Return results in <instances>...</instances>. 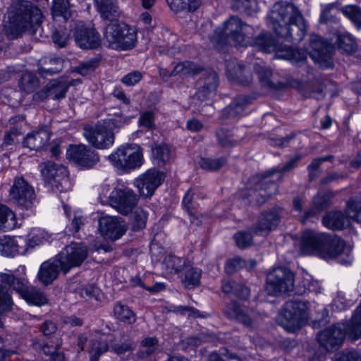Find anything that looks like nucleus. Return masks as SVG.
<instances>
[{"label":"nucleus","instance_id":"nucleus-1","mask_svg":"<svg viewBox=\"0 0 361 361\" xmlns=\"http://www.w3.org/2000/svg\"><path fill=\"white\" fill-rule=\"evenodd\" d=\"M43 16L40 9L29 1H20L8 11L4 20L7 36L16 38L23 31L35 33L39 27Z\"/></svg>","mask_w":361,"mask_h":361},{"label":"nucleus","instance_id":"nucleus-2","mask_svg":"<svg viewBox=\"0 0 361 361\" xmlns=\"http://www.w3.org/2000/svg\"><path fill=\"white\" fill-rule=\"evenodd\" d=\"M298 159V157H294L290 159L283 168H277L264 174L252 177L250 180V184L253 186V188L248 194L251 199L250 202L255 201L258 204L265 202L277 190L274 180H271V176L276 172L290 171L295 166Z\"/></svg>","mask_w":361,"mask_h":361},{"label":"nucleus","instance_id":"nucleus-3","mask_svg":"<svg viewBox=\"0 0 361 361\" xmlns=\"http://www.w3.org/2000/svg\"><path fill=\"white\" fill-rule=\"evenodd\" d=\"M0 281L17 293L30 305L42 306L48 302L46 295L41 290L29 286L25 278L18 277L11 271L0 272Z\"/></svg>","mask_w":361,"mask_h":361},{"label":"nucleus","instance_id":"nucleus-4","mask_svg":"<svg viewBox=\"0 0 361 361\" xmlns=\"http://www.w3.org/2000/svg\"><path fill=\"white\" fill-rule=\"evenodd\" d=\"M108 159L116 169L128 171L141 166L143 163L142 150L137 144H127L118 147Z\"/></svg>","mask_w":361,"mask_h":361},{"label":"nucleus","instance_id":"nucleus-5","mask_svg":"<svg viewBox=\"0 0 361 361\" xmlns=\"http://www.w3.org/2000/svg\"><path fill=\"white\" fill-rule=\"evenodd\" d=\"M39 169L45 182L56 190L61 192L71 189L72 185L68 176V171L63 166L48 161L40 164Z\"/></svg>","mask_w":361,"mask_h":361},{"label":"nucleus","instance_id":"nucleus-6","mask_svg":"<svg viewBox=\"0 0 361 361\" xmlns=\"http://www.w3.org/2000/svg\"><path fill=\"white\" fill-rule=\"evenodd\" d=\"M306 304L302 301L290 300L285 303L279 315V322L288 331L300 329L306 321Z\"/></svg>","mask_w":361,"mask_h":361},{"label":"nucleus","instance_id":"nucleus-7","mask_svg":"<svg viewBox=\"0 0 361 361\" xmlns=\"http://www.w3.org/2000/svg\"><path fill=\"white\" fill-rule=\"evenodd\" d=\"M302 17L298 8L292 3L280 1L276 3L269 15V23L275 32L283 26L298 21Z\"/></svg>","mask_w":361,"mask_h":361},{"label":"nucleus","instance_id":"nucleus-8","mask_svg":"<svg viewBox=\"0 0 361 361\" xmlns=\"http://www.w3.org/2000/svg\"><path fill=\"white\" fill-rule=\"evenodd\" d=\"M294 289V276L288 269L279 267L271 271L267 277L265 290L270 295L288 293Z\"/></svg>","mask_w":361,"mask_h":361},{"label":"nucleus","instance_id":"nucleus-9","mask_svg":"<svg viewBox=\"0 0 361 361\" xmlns=\"http://www.w3.org/2000/svg\"><path fill=\"white\" fill-rule=\"evenodd\" d=\"M252 27L244 23L239 18L231 16L224 25L219 39L231 45H243L247 34Z\"/></svg>","mask_w":361,"mask_h":361},{"label":"nucleus","instance_id":"nucleus-10","mask_svg":"<svg viewBox=\"0 0 361 361\" xmlns=\"http://www.w3.org/2000/svg\"><path fill=\"white\" fill-rule=\"evenodd\" d=\"M87 247L82 243H72L56 256L61 263V269L67 273L71 269L79 267L87 257Z\"/></svg>","mask_w":361,"mask_h":361},{"label":"nucleus","instance_id":"nucleus-11","mask_svg":"<svg viewBox=\"0 0 361 361\" xmlns=\"http://www.w3.org/2000/svg\"><path fill=\"white\" fill-rule=\"evenodd\" d=\"M333 49L331 44L320 36L314 34L310 36L307 51L312 60L322 68L331 67Z\"/></svg>","mask_w":361,"mask_h":361},{"label":"nucleus","instance_id":"nucleus-12","mask_svg":"<svg viewBox=\"0 0 361 361\" xmlns=\"http://www.w3.org/2000/svg\"><path fill=\"white\" fill-rule=\"evenodd\" d=\"M9 199L18 207L30 209L35 201L34 189L23 178H16L10 189Z\"/></svg>","mask_w":361,"mask_h":361},{"label":"nucleus","instance_id":"nucleus-13","mask_svg":"<svg viewBox=\"0 0 361 361\" xmlns=\"http://www.w3.org/2000/svg\"><path fill=\"white\" fill-rule=\"evenodd\" d=\"M83 135L92 146L99 149L109 148L114 142V134L112 130L104 124L85 126Z\"/></svg>","mask_w":361,"mask_h":361},{"label":"nucleus","instance_id":"nucleus-14","mask_svg":"<svg viewBox=\"0 0 361 361\" xmlns=\"http://www.w3.org/2000/svg\"><path fill=\"white\" fill-rule=\"evenodd\" d=\"M110 205L119 213L127 215L136 206L137 198L133 191L128 188H115L109 196Z\"/></svg>","mask_w":361,"mask_h":361},{"label":"nucleus","instance_id":"nucleus-15","mask_svg":"<svg viewBox=\"0 0 361 361\" xmlns=\"http://www.w3.org/2000/svg\"><path fill=\"white\" fill-rule=\"evenodd\" d=\"M219 83V76L214 70L204 71L196 83L195 96L197 99L204 101L214 97Z\"/></svg>","mask_w":361,"mask_h":361},{"label":"nucleus","instance_id":"nucleus-16","mask_svg":"<svg viewBox=\"0 0 361 361\" xmlns=\"http://www.w3.org/2000/svg\"><path fill=\"white\" fill-rule=\"evenodd\" d=\"M66 154L68 159L87 169L94 166L99 160L97 152L82 144L70 146Z\"/></svg>","mask_w":361,"mask_h":361},{"label":"nucleus","instance_id":"nucleus-17","mask_svg":"<svg viewBox=\"0 0 361 361\" xmlns=\"http://www.w3.org/2000/svg\"><path fill=\"white\" fill-rule=\"evenodd\" d=\"M165 178L164 173L156 169H149L135 180V185L140 194L151 197Z\"/></svg>","mask_w":361,"mask_h":361},{"label":"nucleus","instance_id":"nucleus-18","mask_svg":"<svg viewBox=\"0 0 361 361\" xmlns=\"http://www.w3.org/2000/svg\"><path fill=\"white\" fill-rule=\"evenodd\" d=\"M325 234L307 230L300 238V251L303 255H318L322 257L323 246L325 245Z\"/></svg>","mask_w":361,"mask_h":361},{"label":"nucleus","instance_id":"nucleus-19","mask_svg":"<svg viewBox=\"0 0 361 361\" xmlns=\"http://www.w3.org/2000/svg\"><path fill=\"white\" fill-rule=\"evenodd\" d=\"M99 230L104 237L116 240L126 233L127 227L120 218L106 216L99 219Z\"/></svg>","mask_w":361,"mask_h":361},{"label":"nucleus","instance_id":"nucleus-20","mask_svg":"<svg viewBox=\"0 0 361 361\" xmlns=\"http://www.w3.org/2000/svg\"><path fill=\"white\" fill-rule=\"evenodd\" d=\"M280 219V209L278 207L262 213L255 225V233L259 235H267L277 227Z\"/></svg>","mask_w":361,"mask_h":361},{"label":"nucleus","instance_id":"nucleus-21","mask_svg":"<svg viewBox=\"0 0 361 361\" xmlns=\"http://www.w3.org/2000/svg\"><path fill=\"white\" fill-rule=\"evenodd\" d=\"M76 44L82 49H94L100 44L99 33L94 29L78 25L74 33Z\"/></svg>","mask_w":361,"mask_h":361},{"label":"nucleus","instance_id":"nucleus-22","mask_svg":"<svg viewBox=\"0 0 361 361\" xmlns=\"http://www.w3.org/2000/svg\"><path fill=\"white\" fill-rule=\"evenodd\" d=\"M305 33L306 25L303 16L298 22L293 21V23L279 28L276 32V35L284 38L286 41L293 43L300 42L303 39Z\"/></svg>","mask_w":361,"mask_h":361},{"label":"nucleus","instance_id":"nucleus-23","mask_svg":"<svg viewBox=\"0 0 361 361\" xmlns=\"http://www.w3.org/2000/svg\"><path fill=\"white\" fill-rule=\"evenodd\" d=\"M226 75L228 80L244 86L249 85L252 81L250 71L236 59L226 63Z\"/></svg>","mask_w":361,"mask_h":361},{"label":"nucleus","instance_id":"nucleus-24","mask_svg":"<svg viewBox=\"0 0 361 361\" xmlns=\"http://www.w3.org/2000/svg\"><path fill=\"white\" fill-rule=\"evenodd\" d=\"M224 313L228 317L235 319L247 328L252 329L256 326L255 320L234 301L226 305Z\"/></svg>","mask_w":361,"mask_h":361},{"label":"nucleus","instance_id":"nucleus-25","mask_svg":"<svg viewBox=\"0 0 361 361\" xmlns=\"http://www.w3.org/2000/svg\"><path fill=\"white\" fill-rule=\"evenodd\" d=\"M60 270L61 263L56 257L42 264L37 276L42 283L49 285L57 278Z\"/></svg>","mask_w":361,"mask_h":361},{"label":"nucleus","instance_id":"nucleus-26","mask_svg":"<svg viewBox=\"0 0 361 361\" xmlns=\"http://www.w3.org/2000/svg\"><path fill=\"white\" fill-rule=\"evenodd\" d=\"M49 137L48 130L44 128L33 130L26 135L23 146L31 150H38L48 142Z\"/></svg>","mask_w":361,"mask_h":361},{"label":"nucleus","instance_id":"nucleus-27","mask_svg":"<svg viewBox=\"0 0 361 361\" xmlns=\"http://www.w3.org/2000/svg\"><path fill=\"white\" fill-rule=\"evenodd\" d=\"M94 4L97 11L106 23L114 22L118 18V8L113 0H94Z\"/></svg>","mask_w":361,"mask_h":361},{"label":"nucleus","instance_id":"nucleus-28","mask_svg":"<svg viewBox=\"0 0 361 361\" xmlns=\"http://www.w3.org/2000/svg\"><path fill=\"white\" fill-rule=\"evenodd\" d=\"M39 73L42 77H46L61 71L63 67V60L60 57H44L39 60Z\"/></svg>","mask_w":361,"mask_h":361},{"label":"nucleus","instance_id":"nucleus-29","mask_svg":"<svg viewBox=\"0 0 361 361\" xmlns=\"http://www.w3.org/2000/svg\"><path fill=\"white\" fill-rule=\"evenodd\" d=\"M325 239L322 252V258L336 257L343 250L344 241L340 238L325 234Z\"/></svg>","mask_w":361,"mask_h":361},{"label":"nucleus","instance_id":"nucleus-30","mask_svg":"<svg viewBox=\"0 0 361 361\" xmlns=\"http://www.w3.org/2000/svg\"><path fill=\"white\" fill-rule=\"evenodd\" d=\"M124 26L126 25L118 24L116 20L107 24L104 37L109 47L117 49L123 33Z\"/></svg>","mask_w":361,"mask_h":361},{"label":"nucleus","instance_id":"nucleus-31","mask_svg":"<svg viewBox=\"0 0 361 361\" xmlns=\"http://www.w3.org/2000/svg\"><path fill=\"white\" fill-rule=\"evenodd\" d=\"M331 41L338 49L347 54L355 52L357 47L355 39L347 32H336Z\"/></svg>","mask_w":361,"mask_h":361},{"label":"nucleus","instance_id":"nucleus-32","mask_svg":"<svg viewBox=\"0 0 361 361\" xmlns=\"http://www.w3.org/2000/svg\"><path fill=\"white\" fill-rule=\"evenodd\" d=\"M250 103V99L246 96H238L223 111V115L226 118H235L241 114Z\"/></svg>","mask_w":361,"mask_h":361},{"label":"nucleus","instance_id":"nucleus-33","mask_svg":"<svg viewBox=\"0 0 361 361\" xmlns=\"http://www.w3.org/2000/svg\"><path fill=\"white\" fill-rule=\"evenodd\" d=\"M185 266V259L174 255L166 256L161 264L162 270L167 275L177 274Z\"/></svg>","mask_w":361,"mask_h":361},{"label":"nucleus","instance_id":"nucleus-34","mask_svg":"<svg viewBox=\"0 0 361 361\" xmlns=\"http://www.w3.org/2000/svg\"><path fill=\"white\" fill-rule=\"evenodd\" d=\"M222 290L226 294H232L241 299H247L250 296V289L247 287L231 280L223 281Z\"/></svg>","mask_w":361,"mask_h":361},{"label":"nucleus","instance_id":"nucleus-35","mask_svg":"<svg viewBox=\"0 0 361 361\" xmlns=\"http://www.w3.org/2000/svg\"><path fill=\"white\" fill-rule=\"evenodd\" d=\"M347 222V218L341 212H329L323 218V224L332 230L343 229Z\"/></svg>","mask_w":361,"mask_h":361},{"label":"nucleus","instance_id":"nucleus-36","mask_svg":"<svg viewBox=\"0 0 361 361\" xmlns=\"http://www.w3.org/2000/svg\"><path fill=\"white\" fill-rule=\"evenodd\" d=\"M17 226L15 214L7 206L0 204V229L12 230Z\"/></svg>","mask_w":361,"mask_h":361},{"label":"nucleus","instance_id":"nucleus-37","mask_svg":"<svg viewBox=\"0 0 361 361\" xmlns=\"http://www.w3.org/2000/svg\"><path fill=\"white\" fill-rule=\"evenodd\" d=\"M173 12L181 11H195L201 5L202 0H166Z\"/></svg>","mask_w":361,"mask_h":361},{"label":"nucleus","instance_id":"nucleus-38","mask_svg":"<svg viewBox=\"0 0 361 361\" xmlns=\"http://www.w3.org/2000/svg\"><path fill=\"white\" fill-rule=\"evenodd\" d=\"M254 71L258 75L259 80L262 85L269 88H276V84L271 80L272 72L270 68H267L264 62L256 63L254 65Z\"/></svg>","mask_w":361,"mask_h":361},{"label":"nucleus","instance_id":"nucleus-39","mask_svg":"<svg viewBox=\"0 0 361 361\" xmlns=\"http://www.w3.org/2000/svg\"><path fill=\"white\" fill-rule=\"evenodd\" d=\"M202 71L201 67L190 61H184L177 64L171 73V75H176L177 74H182L187 77L194 76Z\"/></svg>","mask_w":361,"mask_h":361},{"label":"nucleus","instance_id":"nucleus-40","mask_svg":"<svg viewBox=\"0 0 361 361\" xmlns=\"http://www.w3.org/2000/svg\"><path fill=\"white\" fill-rule=\"evenodd\" d=\"M0 284V327L3 326L4 313L11 310L13 302L11 295L8 290L4 286V283L1 281ZM5 286H6L5 284Z\"/></svg>","mask_w":361,"mask_h":361},{"label":"nucleus","instance_id":"nucleus-41","mask_svg":"<svg viewBox=\"0 0 361 361\" xmlns=\"http://www.w3.org/2000/svg\"><path fill=\"white\" fill-rule=\"evenodd\" d=\"M255 46L261 51L269 52L276 48V41L273 36L267 32H262L256 37L254 42Z\"/></svg>","mask_w":361,"mask_h":361},{"label":"nucleus","instance_id":"nucleus-42","mask_svg":"<svg viewBox=\"0 0 361 361\" xmlns=\"http://www.w3.org/2000/svg\"><path fill=\"white\" fill-rule=\"evenodd\" d=\"M159 347V341L156 337H146L141 341V348L137 353L140 359H145L152 355Z\"/></svg>","mask_w":361,"mask_h":361},{"label":"nucleus","instance_id":"nucleus-43","mask_svg":"<svg viewBox=\"0 0 361 361\" xmlns=\"http://www.w3.org/2000/svg\"><path fill=\"white\" fill-rule=\"evenodd\" d=\"M116 317L121 322L133 324L136 321V316L134 312L126 305L117 302L114 308Z\"/></svg>","mask_w":361,"mask_h":361},{"label":"nucleus","instance_id":"nucleus-44","mask_svg":"<svg viewBox=\"0 0 361 361\" xmlns=\"http://www.w3.org/2000/svg\"><path fill=\"white\" fill-rule=\"evenodd\" d=\"M49 91V98L54 100H59L64 98L68 89L66 82L53 80L47 84Z\"/></svg>","mask_w":361,"mask_h":361},{"label":"nucleus","instance_id":"nucleus-45","mask_svg":"<svg viewBox=\"0 0 361 361\" xmlns=\"http://www.w3.org/2000/svg\"><path fill=\"white\" fill-rule=\"evenodd\" d=\"M39 80L34 73L26 71L21 75L19 87L23 91L30 93L39 86Z\"/></svg>","mask_w":361,"mask_h":361},{"label":"nucleus","instance_id":"nucleus-46","mask_svg":"<svg viewBox=\"0 0 361 361\" xmlns=\"http://www.w3.org/2000/svg\"><path fill=\"white\" fill-rule=\"evenodd\" d=\"M123 35L119 44L116 49H130L133 48L137 42V35L135 32L128 27L126 25L124 26V30L123 31Z\"/></svg>","mask_w":361,"mask_h":361},{"label":"nucleus","instance_id":"nucleus-47","mask_svg":"<svg viewBox=\"0 0 361 361\" xmlns=\"http://www.w3.org/2000/svg\"><path fill=\"white\" fill-rule=\"evenodd\" d=\"M341 11L357 29L361 28V8L356 5H347L341 8Z\"/></svg>","mask_w":361,"mask_h":361},{"label":"nucleus","instance_id":"nucleus-48","mask_svg":"<svg viewBox=\"0 0 361 361\" xmlns=\"http://www.w3.org/2000/svg\"><path fill=\"white\" fill-rule=\"evenodd\" d=\"M331 197V195L329 193L319 194L315 196L313 200L314 208L305 212V218L315 215L317 213L325 209L329 204Z\"/></svg>","mask_w":361,"mask_h":361},{"label":"nucleus","instance_id":"nucleus-49","mask_svg":"<svg viewBox=\"0 0 361 361\" xmlns=\"http://www.w3.org/2000/svg\"><path fill=\"white\" fill-rule=\"evenodd\" d=\"M202 271L198 268L190 267L188 269L183 280L184 286L187 288H193L198 286L200 281Z\"/></svg>","mask_w":361,"mask_h":361},{"label":"nucleus","instance_id":"nucleus-50","mask_svg":"<svg viewBox=\"0 0 361 361\" xmlns=\"http://www.w3.org/2000/svg\"><path fill=\"white\" fill-rule=\"evenodd\" d=\"M232 8L235 11L252 15L257 11V2L255 0H234Z\"/></svg>","mask_w":361,"mask_h":361},{"label":"nucleus","instance_id":"nucleus-51","mask_svg":"<svg viewBox=\"0 0 361 361\" xmlns=\"http://www.w3.org/2000/svg\"><path fill=\"white\" fill-rule=\"evenodd\" d=\"M152 151L153 155L159 165L165 164L171 159V150L166 144L156 145V147L152 149Z\"/></svg>","mask_w":361,"mask_h":361},{"label":"nucleus","instance_id":"nucleus-52","mask_svg":"<svg viewBox=\"0 0 361 361\" xmlns=\"http://www.w3.org/2000/svg\"><path fill=\"white\" fill-rule=\"evenodd\" d=\"M346 213L349 219L361 224V199L350 200L347 204Z\"/></svg>","mask_w":361,"mask_h":361},{"label":"nucleus","instance_id":"nucleus-53","mask_svg":"<svg viewBox=\"0 0 361 361\" xmlns=\"http://www.w3.org/2000/svg\"><path fill=\"white\" fill-rule=\"evenodd\" d=\"M147 212L142 208H137L133 213V230L139 231L146 226Z\"/></svg>","mask_w":361,"mask_h":361},{"label":"nucleus","instance_id":"nucleus-54","mask_svg":"<svg viewBox=\"0 0 361 361\" xmlns=\"http://www.w3.org/2000/svg\"><path fill=\"white\" fill-rule=\"evenodd\" d=\"M0 252L5 257H13L18 252L17 245L13 239L5 238L3 240H0Z\"/></svg>","mask_w":361,"mask_h":361},{"label":"nucleus","instance_id":"nucleus-55","mask_svg":"<svg viewBox=\"0 0 361 361\" xmlns=\"http://www.w3.org/2000/svg\"><path fill=\"white\" fill-rule=\"evenodd\" d=\"M99 65V60L94 58L81 63L75 70L80 75L85 76L94 72Z\"/></svg>","mask_w":361,"mask_h":361},{"label":"nucleus","instance_id":"nucleus-56","mask_svg":"<svg viewBox=\"0 0 361 361\" xmlns=\"http://www.w3.org/2000/svg\"><path fill=\"white\" fill-rule=\"evenodd\" d=\"M226 162L225 158L221 157L217 159H200L199 164L200 167L205 170L215 171L223 166Z\"/></svg>","mask_w":361,"mask_h":361},{"label":"nucleus","instance_id":"nucleus-57","mask_svg":"<svg viewBox=\"0 0 361 361\" xmlns=\"http://www.w3.org/2000/svg\"><path fill=\"white\" fill-rule=\"evenodd\" d=\"M68 0H54L52 11L55 16H61L67 18L70 16Z\"/></svg>","mask_w":361,"mask_h":361},{"label":"nucleus","instance_id":"nucleus-58","mask_svg":"<svg viewBox=\"0 0 361 361\" xmlns=\"http://www.w3.org/2000/svg\"><path fill=\"white\" fill-rule=\"evenodd\" d=\"M216 135L219 143L223 147L233 146L236 144L233 135L229 130L221 128L216 131Z\"/></svg>","mask_w":361,"mask_h":361},{"label":"nucleus","instance_id":"nucleus-59","mask_svg":"<svg viewBox=\"0 0 361 361\" xmlns=\"http://www.w3.org/2000/svg\"><path fill=\"white\" fill-rule=\"evenodd\" d=\"M109 349V344L106 340L102 338L96 339L92 342L90 347V352L93 357L97 359L104 353L106 352Z\"/></svg>","mask_w":361,"mask_h":361},{"label":"nucleus","instance_id":"nucleus-60","mask_svg":"<svg viewBox=\"0 0 361 361\" xmlns=\"http://www.w3.org/2000/svg\"><path fill=\"white\" fill-rule=\"evenodd\" d=\"M234 238L235 240L236 245L242 249L246 248L250 245L252 241V234L245 231L237 232L234 235Z\"/></svg>","mask_w":361,"mask_h":361},{"label":"nucleus","instance_id":"nucleus-61","mask_svg":"<svg viewBox=\"0 0 361 361\" xmlns=\"http://www.w3.org/2000/svg\"><path fill=\"white\" fill-rule=\"evenodd\" d=\"M245 266V262L240 257L227 261L225 269L228 274H233Z\"/></svg>","mask_w":361,"mask_h":361},{"label":"nucleus","instance_id":"nucleus-62","mask_svg":"<svg viewBox=\"0 0 361 361\" xmlns=\"http://www.w3.org/2000/svg\"><path fill=\"white\" fill-rule=\"evenodd\" d=\"M350 305V301L345 298V293L339 291L332 302V307L338 311H342Z\"/></svg>","mask_w":361,"mask_h":361},{"label":"nucleus","instance_id":"nucleus-63","mask_svg":"<svg viewBox=\"0 0 361 361\" xmlns=\"http://www.w3.org/2000/svg\"><path fill=\"white\" fill-rule=\"evenodd\" d=\"M142 78V73L138 71H134L124 75L121 81L126 86H133L138 83Z\"/></svg>","mask_w":361,"mask_h":361},{"label":"nucleus","instance_id":"nucleus-64","mask_svg":"<svg viewBox=\"0 0 361 361\" xmlns=\"http://www.w3.org/2000/svg\"><path fill=\"white\" fill-rule=\"evenodd\" d=\"M334 361H361V355L355 350H344L340 353Z\"/></svg>","mask_w":361,"mask_h":361}]
</instances>
